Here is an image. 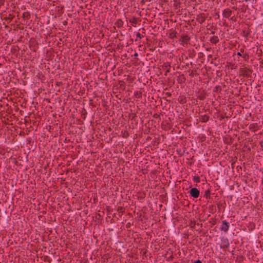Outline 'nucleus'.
Listing matches in <instances>:
<instances>
[{"mask_svg":"<svg viewBox=\"0 0 263 263\" xmlns=\"http://www.w3.org/2000/svg\"><path fill=\"white\" fill-rule=\"evenodd\" d=\"M217 98H220L221 97H220V96H217Z\"/></svg>","mask_w":263,"mask_h":263,"instance_id":"obj_43","label":"nucleus"},{"mask_svg":"<svg viewBox=\"0 0 263 263\" xmlns=\"http://www.w3.org/2000/svg\"><path fill=\"white\" fill-rule=\"evenodd\" d=\"M214 33H215V32H214V31H212V34H214Z\"/></svg>","mask_w":263,"mask_h":263,"instance_id":"obj_44","label":"nucleus"},{"mask_svg":"<svg viewBox=\"0 0 263 263\" xmlns=\"http://www.w3.org/2000/svg\"><path fill=\"white\" fill-rule=\"evenodd\" d=\"M232 9H234V10H237V8L236 7H233Z\"/></svg>","mask_w":263,"mask_h":263,"instance_id":"obj_37","label":"nucleus"},{"mask_svg":"<svg viewBox=\"0 0 263 263\" xmlns=\"http://www.w3.org/2000/svg\"><path fill=\"white\" fill-rule=\"evenodd\" d=\"M209 120V116L206 115H201L200 117V121L202 122H206Z\"/></svg>","mask_w":263,"mask_h":263,"instance_id":"obj_11","label":"nucleus"},{"mask_svg":"<svg viewBox=\"0 0 263 263\" xmlns=\"http://www.w3.org/2000/svg\"><path fill=\"white\" fill-rule=\"evenodd\" d=\"M250 129L252 131V132H255L257 130V126L254 125H250Z\"/></svg>","mask_w":263,"mask_h":263,"instance_id":"obj_22","label":"nucleus"},{"mask_svg":"<svg viewBox=\"0 0 263 263\" xmlns=\"http://www.w3.org/2000/svg\"><path fill=\"white\" fill-rule=\"evenodd\" d=\"M243 52H244V49L241 48L240 49V52H238L237 53V54L238 56L242 57L245 60H248L249 58V54L248 53L246 52V53H243V55H241V53H243Z\"/></svg>","mask_w":263,"mask_h":263,"instance_id":"obj_7","label":"nucleus"},{"mask_svg":"<svg viewBox=\"0 0 263 263\" xmlns=\"http://www.w3.org/2000/svg\"><path fill=\"white\" fill-rule=\"evenodd\" d=\"M221 91V87L220 86H216L214 89V92L215 93H220Z\"/></svg>","mask_w":263,"mask_h":263,"instance_id":"obj_17","label":"nucleus"},{"mask_svg":"<svg viewBox=\"0 0 263 263\" xmlns=\"http://www.w3.org/2000/svg\"><path fill=\"white\" fill-rule=\"evenodd\" d=\"M224 118V117L223 116H221L220 118V120L222 121Z\"/></svg>","mask_w":263,"mask_h":263,"instance_id":"obj_33","label":"nucleus"},{"mask_svg":"<svg viewBox=\"0 0 263 263\" xmlns=\"http://www.w3.org/2000/svg\"><path fill=\"white\" fill-rule=\"evenodd\" d=\"M22 17L25 19H29L30 17V13L28 11L25 12L23 13Z\"/></svg>","mask_w":263,"mask_h":263,"instance_id":"obj_15","label":"nucleus"},{"mask_svg":"<svg viewBox=\"0 0 263 263\" xmlns=\"http://www.w3.org/2000/svg\"><path fill=\"white\" fill-rule=\"evenodd\" d=\"M191 196L194 198H197L199 196L200 191L196 187H193L190 191Z\"/></svg>","mask_w":263,"mask_h":263,"instance_id":"obj_3","label":"nucleus"},{"mask_svg":"<svg viewBox=\"0 0 263 263\" xmlns=\"http://www.w3.org/2000/svg\"><path fill=\"white\" fill-rule=\"evenodd\" d=\"M124 83V82H123V81H120V82H119V83Z\"/></svg>","mask_w":263,"mask_h":263,"instance_id":"obj_40","label":"nucleus"},{"mask_svg":"<svg viewBox=\"0 0 263 263\" xmlns=\"http://www.w3.org/2000/svg\"><path fill=\"white\" fill-rule=\"evenodd\" d=\"M251 32V30L249 28H245L243 29L241 34L245 37L246 40H248V37Z\"/></svg>","mask_w":263,"mask_h":263,"instance_id":"obj_6","label":"nucleus"},{"mask_svg":"<svg viewBox=\"0 0 263 263\" xmlns=\"http://www.w3.org/2000/svg\"><path fill=\"white\" fill-rule=\"evenodd\" d=\"M102 105L107 107L111 104V100H102Z\"/></svg>","mask_w":263,"mask_h":263,"instance_id":"obj_10","label":"nucleus"},{"mask_svg":"<svg viewBox=\"0 0 263 263\" xmlns=\"http://www.w3.org/2000/svg\"><path fill=\"white\" fill-rule=\"evenodd\" d=\"M128 136V134L126 131H125L124 133L123 134V137L124 138H127Z\"/></svg>","mask_w":263,"mask_h":263,"instance_id":"obj_28","label":"nucleus"},{"mask_svg":"<svg viewBox=\"0 0 263 263\" xmlns=\"http://www.w3.org/2000/svg\"><path fill=\"white\" fill-rule=\"evenodd\" d=\"M229 228V223L226 220L222 221V224L220 230L224 232H227Z\"/></svg>","mask_w":263,"mask_h":263,"instance_id":"obj_8","label":"nucleus"},{"mask_svg":"<svg viewBox=\"0 0 263 263\" xmlns=\"http://www.w3.org/2000/svg\"><path fill=\"white\" fill-rule=\"evenodd\" d=\"M223 246L221 247V248H228L229 247V243L228 239H225L222 240Z\"/></svg>","mask_w":263,"mask_h":263,"instance_id":"obj_13","label":"nucleus"},{"mask_svg":"<svg viewBox=\"0 0 263 263\" xmlns=\"http://www.w3.org/2000/svg\"><path fill=\"white\" fill-rule=\"evenodd\" d=\"M183 100H184L181 99V100H180V103H184V102H183Z\"/></svg>","mask_w":263,"mask_h":263,"instance_id":"obj_38","label":"nucleus"},{"mask_svg":"<svg viewBox=\"0 0 263 263\" xmlns=\"http://www.w3.org/2000/svg\"><path fill=\"white\" fill-rule=\"evenodd\" d=\"M240 76L245 78H249L252 72V70L247 67L240 68L239 70Z\"/></svg>","mask_w":263,"mask_h":263,"instance_id":"obj_1","label":"nucleus"},{"mask_svg":"<svg viewBox=\"0 0 263 263\" xmlns=\"http://www.w3.org/2000/svg\"><path fill=\"white\" fill-rule=\"evenodd\" d=\"M135 96L137 98H139L142 97V92L140 91L139 92H137L135 93Z\"/></svg>","mask_w":263,"mask_h":263,"instance_id":"obj_21","label":"nucleus"},{"mask_svg":"<svg viewBox=\"0 0 263 263\" xmlns=\"http://www.w3.org/2000/svg\"><path fill=\"white\" fill-rule=\"evenodd\" d=\"M138 55V53L137 52L135 53V54L134 55V56L135 57H137Z\"/></svg>","mask_w":263,"mask_h":263,"instance_id":"obj_35","label":"nucleus"},{"mask_svg":"<svg viewBox=\"0 0 263 263\" xmlns=\"http://www.w3.org/2000/svg\"><path fill=\"white\" fill-rule=\"evenodd\" d=\"M48 100V102L49 103H50V100Z\"/></svg>","mask_w":263,"mask_h":263,"instance_id":"obj_45","label":"nucleus"},{"mask_svg":"<svg viewBox=\"0 0 263 263\" xmlns=\"http://www.w3.org/2000/svg\"><path fill=\"white\" fill-rule=\"evenodd\" d=\"M231 20H232V21H235V19L234 17H232L231 18Z\"/></svg>","mask_w":263,"mask_h":263,"instance_id":"obj_36","label":"nucleus"},{"mask_svg":"<svg viewBox=\"0 0 263 263\" xmlns=\"http://www.w3.org/2000/svg\"><path fill=\"white\" fill-rule=\"evenodd\" d=\"M153 117L154 118H156V119H160V115L158 114H155L154 115H153Z\"/></svg>","mask_w":263,"mask_h":263,"instance_id":"obj_26","label":"nucleus"},{"mask_svg":"<svg viewBox=\"0 0 263 263\" xmlns=\"http://www.w3.org/2000/svg\"><path fill=\"white\" fill-rule=\"evenodd\" d=\"M165 71H165V73H164V75H165V76H167V73L168 72H170V68H168L167 69H165Z\"/></svg>","mask_w":263,"mask_h":263,"instance_id":"obj_29","label":"nucleus"},{"mask_svg":"<svg viewBox=\"0 0 263 263\" xmlns=\"http://www.w3.org/2000/svg\"><path fill=\"white\" fill-rule=\"evenodd\" d=\"M113 217H115L116 216V214H114L113 215H112Z\"/></svg>","mask_w":263,"mask_h":263,"instance_id":"obj_41","label":"nucleus"},{"mask_svg":"<svg viewBox=\"0 0 263 263\" xmlns=\"http://www.w3.org/2000/svg\"><path fill=\"white\" fill-rule=\"evenodd\" d=\"M170 95H171V93L168 94V96H170Z\"/></svg>","mask_w":263,"mask_h":263,"instance_id":"obj_48","label":"nucleus"},{"mask_svg":"<svg viewBox=\"0 0 263 263\" xmlns=\"http://www.w3.org/2000/svg\"><path fill=\"white\" fill-rule=\"evenodd\" d=\"M210 192L211 191L209 189L205 191L204 194V197H205L206 199L210 198V195H211Z\"/></svg>","mask_w":263,"mask_h":263,"instance_id":"obj_16","label":"nucleus"},{"mask_svg":"<svg viewBox=\"0 0 263 263\" xmlns=\"http://www.w3.org/2000/svg\"><path fill=\"white\" fill-rule=\"evenodd\" d=\"M129 22L134 24H137L138 23L137 19L136 17H133L132 19L129 20Z\"/></svg>","mask_w":263,"mask_h":263,"instance_id":"obj_20","label":"nucleus"},{"mask_svg":"<svg viewBox=\"0 0 263 263\" xmlns=\"http://www.w3.org/2000/svg\"><path fill=\"white\" fill-rule=\"evenodd\" d=\"M189 76L192 78L194 77V73L193 71L189 74Z\"/></svg>","mask_w":263,"mask_h":263,"instance_id":"obj_31","label":"nucleus"},{"mask_svg":"<svg viewBox=\"0 0 263 263\" xmlns=\"http://www.w3.org/2000/svg\"><path fill=\"white\" fill-rule=\"evenodd\" d=\"M177 32L176 31L172 32L170 34V37L172 38H174L176 37Z\"/></svg>","mask_w":263,"mask_h":263,"instance_id":"obj_24","label":"nucleus"},{"mask_svg":"<svg viewBox=\"0 0 263 263\" xmlns=\"http://www.w3.org/2000/svg\"><path fill=\"white\" fill-rule=\"evenodd\" d=\"M195 225H196V222L195 221H191V223L190 224L191 228H194L195 227Z\"/></svg>","mask_w":263,"mask_h":263,"instance_id":"obj_25","label":"nucleus"},{"mask_svg":"<svg viewBox=\"0 0 263 263\" xmlns=\"http://www.w3.org/2000/svg\"><path fill=\"white\" fill-rule=\"evenodd\" d=\"M232 1H231V3H232V4H234L233 2H232Z\"/></svg>","mask_w":263,"mask_h":263,"instance_id":"obj_42","label":"nucleus"},{"mask_svg":"<svg viewBox=\"0 0 263 263\" xmlns=\"http://www.w3.org/2000/svg\"><path fill=\"white\" fill-rule=\"evenodd\" d=\"M136 36L137 37H139L140 39L143 37V35H142L139 32L137 33Z\"/></svg>","mask_w":263,"mask_h":263,"instance_id":"obj_27","label":"nucleus"},{"mask_svg":"<svg viewBox=\"0 0 263 263\" xmlns=\"http://www.w3.org/2000/svg\"><path fill=\"white\" fill-rule=\"evenodd\" d=\"M170 95H171V93L168 94V96H170Z\"/></svg>","mask_w":263,"mask_h":263,"instance_id":"obj_47","label":"nucleus"},{"mask_svg":"<svg viewBox=\"0 0 263 263\" xmlns=\"http://www.w3.org/2000/svg\"><path fill=\"white\" fill-rule=\"evenodd\" d=\"M117 211L121 213L123 215L124 213V208L122 206H118Z\"/></svg>","mask_w":263,"mask_h":263,"instance_id":"obj_19","label":"nucleus"},{"mask_svg":"<svg viewBox=\"0 0 263 263\" xmlns=\"http://www.w3.org/2000/svg\"><path fill=\"white\" fill-rule=\"evenodd\" d=\"M210 41L212 44H216L219 42V39L217 36H213L210 38Z\"/></svg>","mask_w":263,"mask_h":263,"instance_id":"obj_12","label":"nucleus"},{"mask_svg":"<svg viewBox=\"0 0 263 263\" xmlns=\"http://www.w3.org/2000/svg\"><path fill=\"white\" fill-rule=\"evenodd\" d=\"M232 11L229 8H226L223 10L222 16L224 18H229L232 14Z\"/></svg>","mask_w":263,"mask_h":263,"instance_id":"obj_4","label":"nucleus"},{"mask_svg":"<svg viewBox=\"0 0 263 263\" xmlns=\"http://www.w3.org/2000/svg\"><path fill=\"white\" fill-rule=\"evenodd\" d=\"M179 3H177V4H174V6H175L176 7H177L178 5H179Z\"/></svg>","mask_w":263,"mask_h":263,"instance_id":"obj_34","label":"nucleus"},{"mask_svg":"<svg viewBox=\"0 0 263 263\" xmlns=\"http://www.w3.org/2000/svg\"><path fill=\"white\" fill-rule=\"evenodd\" d=\"M4 1L3 0V1L2 4H4Z\"/></svg>","mask_w":263,"mask_h":263,"instance_id":"obj_46","label":"nucleus"},{"mask_svg":"<svg viewBox=\"0 0 263 263\" xmlns=\"http://www.w3.org/2000/svg\"><path fill=\"white\" fill-rule=\"evenodd\" d=\"M115 25L117 26L118 28H121L123 25V22L121 19H119L117 20Z\"/></svg>","mask_w":263,"mask_h":263,"instance_id":"obj_14","label":"nucleus"},{"mask_svg":"<svg viewBox=\"0 0 263 263\" xmlns=\"http://www.w3.org/2000/svg\"><path fill=\"white\" fill-rule=\"evenodd\" d=\"M186 80L185 77H184V74H181L180 76H179L177 79V81L179 84H182Z\"/></svg>","mask_w":263,"mask_h":263,"instance_id":"obj_9","label":"nucleus"},{"mask_svg":"<svg viewBox=\"0 0 263 263\" xmlns=\"http://www.w3.org/2000/svg\"><path fill=\"white\" fill-rule=\"evenodd\" d=\"M162 68L163 69H168V68H170L171 67V65L169 63H164L163 65H162Z\"/></svg>","mask_w":263,"mask_h":263,"instance_id":"obj_18","label":"nucleus"},{"mask_svg":"<svg viewBox=\"0 0 263 263\" xmlns=\"http://www.w3.org/2000/svg\"><path fill=\"white\" fill-rule=\"evenodd\" d=\"M130 225H131V224H130V222H128V223H127L126 224V228H130Z\"/></svg>","mask_w":263,"mask_h":263,"instance_id":"obj_32","label":"nucleus"},{"mask_svg":"<svg viewBox=\"0 0 263 263\" xmlns=\"http://www.w3.org/2000/svg\"><path fill=\"white\" fill-rule=\"evenodd\" d=\"M93 100H91V99H90L89 101H92Z\"/></svg>","mask_w":263,"mask_h":263,"instance_id":"obj_49","label":"nucleus"},{"mask_svg":"<svg viewBox=\"0 0 263 263\" xmlns=\"http://www.w3.org/2000/svg\"><path fill=\"white\" fill-rule=\"evenodd\" d=\"M181 38L182 39V43L181 44L184 45V44H187L189 43V41L191 39V37L186 34H183L181 36Z\"/></svg>","mask_w":263,"mask_h":263,"instance_id":"obj_5","label":"nucleus"},{"mask_svg":"<svg viewBox=\"0 0 263 263\" xmlns=\"http://www.w3.org/2000/svg\"><path fill=\"white\" fill-rule=\"evenodd\" d=\"M207 16H208L205 13H201L197 15L196 20L198 23H199L200 24H202L204 22L205 20L207 18Z\"/></svg>","mask_w":263,"mask_h":263,"instance_id":"obj_2","label":"nucleus"},{"mask_svg":"<svg viewBox=\"0 0 263 263\" xmlns=\"http://www.w3.org/2000/svg\"><path fill=\"white\" fill-rule=\"evenodd\" d=\"M193 263H202V261L199 259H197Z\"/></svg>","mask_w":263,"mask_h":263,"instance_id":"obj_30","label":"nucleus"},{"mask_svg":"<svg viewBox=\"0 0 263 263\" xmlns=\"http://www.w3.org/2000/svg\"><path fill=\"white\" fill-rule=\"evenodd\" d=\"M262 184H263V179H262Z\"/></svg>","mask_w":263,"mask_h":263,"instance_id":"obj_50","label":"nucleus"},{"mask_svg":"<svg viewBox=\"0 0 263 263\" xmlns=\"http://www.w3.org/2000/svg\"><path fill=\"white\" fill-rule=\"evenodd\" d=\"M216 15H218V17L219 16V14H218V13H216Z\"/></svg>","mask_w":263,"mask_h":263,"instance_id":"obj_39","label":"nucleus"},{"mask_svg":"<svg viewBox=\"0 0 263 263\" xmlns=\"http://www.w3.org/2000/svg\"><path fill=\"white\" fill-rule=\"evenodd\" d=\"M193 179L197 183H199L200 181V178L199 176H195Z\"/></svg>","mask_w":263,"mask_h":263,"instance_id":"obj_23","label":"nucleus"}]
</instances>
